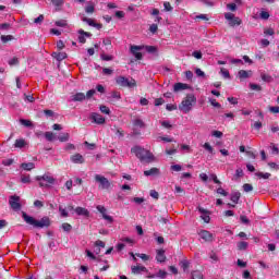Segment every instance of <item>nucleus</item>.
Returning <instances> with one entry per match:
<instances>
[{"mask_svg":"<svg viewBox=\"0 0 279 279\" xmlns=\"http://www.w3.org/2000/svg\"><path fill=\"white\" fill-rule=\"evenodd\" d=\"M90 36H93V34H90L88 32H84V29H80L78 31V43L84 45L86 43V38H90Z\"/></svg>","mask_w":279,"mask_h":279,"instance_id":"obj_12","label":"nucleus"},{"mask_svg":"<svg viewBox=\"0 0 279 279\" xmlns=\"http://www.w3.org/2000/svg\"><path fill=\"white\" fill-rule=\"evenodd\" d=\"M157 278H167V271L159 270L156 275Z\"/></svg>","mask_w":279,"mask_h":279,"instance_id":"obj_61","label":"nucleus"},{"mask_svg":"<svg viewBox=\"0 0 279 279\" xmlns=\"http://www.w3.org/2000/svg\"><path fill=\"white\" fill-rule=\"evenodd\" d=\"M193 58H196V60H202V51H194L192 52Z\"/></svg>","mask_w":279,"mask_h":279,"instance_id":"obj_63","label":"nucleus"},{"mask_svg":"<svg viewBox=\"0 0 279 279\" xmlns=\"http://www.w3.org/2000/svg\"><path fill=\"white\" fill-rule=\"evenodd\" d=\"M100 112L104 114H110V108L106 107L105 105H101L99 108Z\"/></svg>","mask_w":279,"mask_h":279,"instance_id":"obj_50","label":"nucleus"},{"mask_svg":"<svg viewBox=\"0 0 279 279\" xmlns=\"http://www.w3.org/2000/svg\"><path fill=\"white\" fill-rule=\"evenodd\" d=\"M243 191H244V193H250V192L254 191V186H252V184H250V183H245L243 185Z\"/></svg>","mask_w":279,"mask_h":279,"instance_id":"obj_41","label":"nucleus"},{"mask_svg":"<svg viewBox=\"0 0 279 279\" xmlns=\"http://www.w3.org/2000/svg\"><path fill=\"white\" fill-rule=\"evenodd\" d=\"M131 271L132 274L138 275L143 274V271H147V268L145 266H132Z\"/></svg>","mask_w":279,"mask_h":279,"instance_id":"obj_19","label":"nucleus"},{"mask_svg":"<svg viewBox=\"0 0 279 279\" xmlns=\"http://www.w3.org/2000/svg\"><path fill=\"white\" fill-rule=\"evenodd\" d=\"M83 23H87V25H89V27H94L95 25V21H93V19H88V17H82Z\"/></svg>","mask_w":279,"mask_h":279,"instance_id":"obj_44","label":"nucleus"},{"mask_svg":"<svg viewBox=\"0 0 279 279\" xmlns=\"http://www.w3.org/2000/svg\"><path fill=\"white\" fill-rule=\"evenodd\" d=\"M240 221L245 226L250 225V220L247 219V216H240Z\"/></svg>","mask_w":279,"mask_h":279,"instance_id":"obj_60","label":"nucleus"},{"mask_svg":"<svg viewBox=\"0 0 279 279\" xmlns=\"http://www.w3.org/2000/svg\"><path fill=\"white\" fill-rule=\"evenodd\" d=\"M71 162H73L74 165H84L85 160H84V156H82L81 154H75L72 155L70 157Z\"/></svg>","mask_w":279,"mask_h":279,"instance_id":"obj_14","label":"nucleus"},{"mask_svg":"<svg viewBox=\"0 0 279 279\" xmlns=\"http://www.w3.org/2000/svg\"><path fill=\"white\" fill-rule=\"evenodd\" d=\"M209 258H210L211 260H214L215 263H218V262H219V257L217 256V253H215L214 251H211V252L209 253Z\"/></svg>","mask_w":279,"mask_h":279,"instance_id":"obj_49","label":"nucleus"},{"mask_svg":"<svg viewBox=\"0 0 279 279\" xmlns=\"http://www.w3.org/2000/svg\"><path fill=\"white\" fill-rule=\"evenodd\" d=\"M96 208H97L98 213H101L102 219H106V221H109L110 223H112L113 219L111 216L106 214L107 213L106 207L98 205Z\"/></svg>","mask_w":279,"mask_h":279,"instance_id":"obj_13","label":"nucleus"},{"mask_svg":"<svg viewBox=\"0 0 279 279\" xmlns=\"http://www.w3.org/2000/svg\"><path fill=\"white\" fill-rule=\"evenodd\" d=\"M53 58L58 60V62H62V60H66V52H53Z\"/></svg>","mask_w":279,"mask_h":279,"instance_id":"obj_24","label":"nucleus"},{"mask_svg":"<svg viewBox=\"0 0 279 279\" xmlns=\"http://www.w3.org/2000/svg\"><path fill=\"white\" fill-rule=\"evenodd\" d=\"M84 145H86L87 149H90V150H93V149H95V147H97L96 144H90L88 142H84Z\"/></svg>","mask_w":279,"mask_h":279,"instance_id":"obj_64","label":"nucleus"},{"mask_svg":"<svg viewBox=\"0 0 279 279\" xmlns=\"http://www.w3.org/2000/svg\"><path fill=\"white\" fill-rule=\"evenodd\" d=\"M216 192L218 193V195H222L223 197H228V192H226V190H223V187L219 186Z\"/></svg>","mask_w":279,"mask_h":279,"instance_id":"obj_47","label":"nucleus"},{"mask_svg":"<svg viewBox=\"0 0 279 279\" xmlns=\"http://www.w3.org/2000/svg\"><path fill=\"white\" fill-rule=\"evenodd\" d=\"M238 75H239L240 80H247V77H250L248 72L245 70H240Z\"/></svg>","mask_w":279,"mask_h":279,"instance_id":"obj_32","label":"nucleus"},{"mask_svg":"<svg viewBox=\"0 0 279 279\" xmlns=\"http://www.w3.org/2000/svg\"><path fill=\"white\" fill-rule=\"evenodd\" d=\"M220 73L225 77V80H230V72L228 70L221 68Z\"/></svg>","mask_w":279,"mask_h":279,"instance_id":"obj_43","label":"nucleus"},{"mask_svg":"<svg viewBox=\"0 0 279 279\" xmlns=\"http://www.w3.org/2000/svg\"><path fill=\"white\" fill-rule=\"evenodd\" d=\"M2 165H4V167H11V165H14V159H4L2 160Z\"/></svg>","mask_w":279,"mask_h":279,"instance_id":"obj_54","label":"nucleus"},{"mask_svg":"<svg viewBox=\"0 0 279 279\" xmlns=\"http://www.w3.org/2000/svg\"><path fill=\"white\" fill-rule=\"evenodd\" d=\"M95 93H97V90L89 89L85 96V99H90L95 95Z\"/></svg>","mask_w":279,"mask_h":279,"instance_id":"obj_57","label":"nucleus"},{"mask_svg":"<svg viewBox=\"0 0 279 279\" xmlns=\"http://www.w3.org/2000/svg\"><path fill=\"white\" fill-rule=\"evenodd\" d=\"M133 125H134L135 128H141V129H143V128H145V122H143V120H141V119H135V120L133 121Z\"/></svg>","mask_w":279,"mask_h":279,"instance_id":"obj_33","label":"nucleus"},{"mask_svg":"<svg viewBox=\"0 0 279 279\" xmlns=\"http://www.w3.org/2000/svg\"><path fill=\"white\" fill-rule=\"evenodd\" d=\"M189 88L187 84L184 83H177L173 86V92L174 93H180V90H186Z\"/></svg>","mask_w":279,"mask_h":279,"instance_id":"obj_18","label":"nucleus"},{"mask_svg":"<svg viewBox=\"0 0 279 279\" xmlns=\"http://www.w3.org/2000/svg\"><path fill=\"white\" fill-rule=\"evenodd\" d=\"M157 263H165L167 260V255H165V250L160 248L156 251Z\"/></svg>","mask_w":279,"mask_h":279,"instance_id":"obj_15","label":"nucleus"},{"mask_svg":"<svg viewBox=\"0 0 279 279\" xmlns=\"http://www.w3.org/2000/svg\"><path fill=\"white\" fill-rule=\"evenodd\" d=\"M144 175H146V178L160 175V169L151 168L150 170H145Z\"/></svg>","mask_w":279,"mask_h":279,"instance_id":"obj_17","label":"nucleus"},{"mask_svg":"<svg viewBox=\"0 0 279 279\" xmlns=\"http://www.w3.org/2000/svg\"><path fill=\"white\" fill-rule=\"evenodd\" d=\"M57 27H66V21L65 20H59L54 23Z\"/></svg>","mask_w":279,"mask_h":279,"instance_id":"obj_52","label":"nucleus"},{"mask_svg":"<svg viewBox=\"0 0 279 279\" xmlns=\"http://www.w3.org/2000/svg\"><path fill=\"white\" fill-rule=\"evenodd\" d=\"M142 49H143V46H131L130 47V51L134 56V58H136V60H143V53L140 52V51H142Z\"/></svg>","mask_w":279,"mask_h":279,"instance_id":"obj_10","label":"nucleus"},{"mask_svg":"<svg viewBox=\"0 0 279 279\" xmlns=\"http://www.w3.org/2000/svg\"><path fill=\"white\" fill-rule=\"evenodd\" d=\"M45 138L47 141H49V143H52V141H57L58 137L56 136V134L53 132H46L45 133Z\"/></svg>","mask_w":279,"mask_h":279,"instance_id":"obj_26","label":"nucleus"},{"mask_svg":"<svg viewBox=\"0 0 279 279\" xmlns=\"http://www.w3.org/2000/svg\"><path fill=\"white\" fill-rule=\"evenodd\" d=\"M225 19L229 21L230 27H235V25H241L243 21L240 17L234 16L233 13H225Z\"/></svg>","mask_w":279,"mask_h":279,"instance_id":"obj_7","label":"nucleus"},{"mask_svg":"<svg viewBox=\"0 0 279 279\" xmlns=\"http://www.w3.org/2000/svg\"><path fill=\"white\" fill-rule=\"evenodd\" d=\"M131 154H135L136 158H138L142 162H153L154 160V154L141 146L131 148Z\"/></svg>","mask_w":279,"mask_h":279,"instance_id":"obj_2","label":"nucleus"},{"mask_svg":"<svg viewBox=\"0 0 279 279\" xmlns=\"http://www.w3.org/2000/svg\"><path fill=\"white\" fill-rule=\"evenodd\" d=\"M21 169H23L24 171H32V169H36V165L34 162H23L21 163Z\"/></svg>","mask_w":279,"mask_h":279,"instance_id":"obj_20","label":"nucleus"},{"mask_svg":"<svg viewBox=\"0 0 279 279\" xmlns=\"http://www.w3.org/2000/svg\"><path fill=\"white\" fill-rule=\"evenodd\" d=\"M1 40H2V43H10V40H14V36H12V35H2Z\"/></svg>","mask_w":279,"mask_h":279,"instance_id":"obj_39","label":"nucleus"},{"mask_svg":"<svg viewBox=\"0 0 279 279\" xmlns=\"http://www.w3.org/2000/svg\"><path fill=\"white\" fill-rule=\"evenodd\" d=\"M43 21H45V15L40 14L38 17L34 20L35 25H43Z\"/></svg>","mask_w":279,"mask_h":279,"instance_id":"obj_40","label":"nucleus"},{"mask_svg":"<svg viewBox=\"0 0 279 279\" xmlns=\"http://www.w3.org/2000/svg\"><path fill=\"white\" fill-rule=\"evenodd\" d=\"M27 145V142L23 138L15 140L14 147L17 149H23Z\"/></svg>","mask_w":279,"mask_h":279,"instance_id":"obj_23","label":"nucleus"},{"mask_svg":"<svg viewBox=\"0 0 279 279\" xmlns=\"http://www.w3.org/2000/svg\"><path fill=\"white\" fill-rule=\"evenodd\" d=\"M44 114L52 119V121H56V119H58V113L53 112V110H50V109L44 110Z\"/></svg>","mask_w":279,"mask_h":279,"instance_id":"obj_21","label":"nucleus"},{"mask_svg":"<svg viewBox=\"0 0 279 279\" xmlns=\"http://www.w3.org/2000/svg\"><path fill=\"white\" fill-rule=\"evenodd\" d=\"M89 119L92 123H96V125H104L106 123V118L97 112H92Z\"/></svg>","mask_w":279,"mask_h":279,"instance_id":"obj_9","label":"nucleus"},{"mask_svg":"<svg viewBox=\"0 0 279 279\" xmlns=\"http://www.w3.org/2000/svg\"><path fill=\"white\" fill-rule=\"evenodd\" d=\"M35 180L39 182L40 189H49V186L56 184V178L47 173L44 175H37Z\"/></svg>","mask_w":279,"mask_h":279,"instance_id":"obj_5","label":"nucleus"},{"mask_svg":"<svg viewBox=\"0 0 279 279\" xmlns=\"http://www.w3.org/2000/svg\"><path fill=\"white\" fill-rule=\"evenodd\" d=\"M227 8H228L231 12H236V3H229V4H227Z\"/></svg>","mask_w":279,"mask_h":279,"instance_id":"obj_62","label":"nucleus"},{"mask_svg":"<svg viewBox=\"0 0 279 279\" xmlns=\"http://www.w3.org/2000/svg\"><path fill=\"white\" fill-rule=\"evenodd\" d=\"M149 195L153 199H158V197H160V194H158L156 190H150Z\"/></svg>","mask_w":279,"mask_h":279,"instance_id":"obj_53","label":"nucleus"},{"mask_svg":"<svg viewBox=\"0 0 279 279\" xmlns=\"http://www.w3.org/2000/svg\"><path fill=\"white\" fill-rule=\"evenodd\" d=\"M95 182L99 184V189L105 191H108V189L111 186L110 181L101 174H95Z\"/></svg>","mask_w":279,"mask_h":279,"instance_id":"obj_6","label":"nucleus"},{"mask_svg":"<svg viewBox=\"0 0 279 279\" xmlns=\"http://www.w3.org/2000/svg\"><path fill=\"white\" fill-rule=\"evenodd\" d=\"M149 32H150L151 34H156V32H158V24H151V25L149 26Z\"/></svg>","mask_w":279,"mask_h":279,"instance_id":"obj_58","label":"nucleus"},{"mask_svg":"<svg viewBox=\"0 0 279 279\" xmlns=\"http://www.w3.org/2000/svg\"><path fill=\"white\" fill-rule=\"evenodd\" d=\"M260 19H263L264 21H267V19H269V12L266 11H262L259 14Z\"/></svg>","mask_w":279,"mask_h":279,"instance_id":"obj_59","label":"nucleus"},{"mask_svg":"<svg viewBox=\"0 0 279 279\" xmlns=\"http://www.w3.org/2000/svg\"><path fill=\"white\" fill-rule=\"evenodd\" d=\"M22 219H24L27 226H32V228L43 230V228H49L51 226V219L49 217L44 216L40 220L27 215V213L22 211Z\"/></svg>","mask_w":279,"mask_h":279,"instance_id":"obj_1","label":"nucleus"},{"mask_svg":"<svg viewBox=\"0 0 279 279\" xmlns=\"http://www.w3.org/2000/svg\"><path fill=\"white\" fill-rule=\"evenodd\" d=\"M21 183L22 184H31L32 183V179L29 175H22L21 177Z\"/></svg>","mask_w":279,"mask_h":279,"instance_id":"obj_36","label":"nucleus"},{"mask_svg":"<svg viewBox=\"0 0 279 279\" xmlns=\"http://www.w3.org/2000/svg\"><path fill=\"white\" fill-rule=\"evenodd\" d=\"M86 14H93L95 12V3L88 2V5L85 8Z\"/></svg>","mask_w":279,"mask_h":279,"instance_id":"obj_31","label":"nucleus"},{"mask_svg":"<svg viewBox=\"0 0 279 279\" xmlns=\"http://www.w3.org/2000/svg\"><path fill=\"white\" fill-rule=\"evenodd\" d=\"M250 88H251V90H257V92L263 90V87L260 85L254 84V83L250 84Z\"/></svg>","mask_w":279,"mask_h":279,"instance_id":"obj_46","label":"nucleus"},{"mask_svg":"<svg viewBox=\"0 0 279 279\" xmlns=\"http://www.w3.org/2000/svg\"><path fill=\"white\" fill-rule=\"evenodd\" d=\"M86 95L84 93H76L72 96V101H84Z\"/></svg>","mask_w":279,"mask_h":279,"instance_id":"obj_22","label":"nucleus"},{"mask_svg":"<svg viewBox=\"0 0 279 279\" xmlns=\"http://www.w3.org/2000/svg\"><path fill=\"white\" fill-rule=\"evenodd\" d=\"M236 246H238V250L240 251V252H245V250H247V247L250 246V244L247 243V242H238V244H236Z\"/></svg>","mask_w":279,"mask_h":279,"instance_id":"obj_28","label":"nucleus"},{"mask_svg":"<svg viewBox=\"0 0 279 279\" xmlns=\"http://www.w3.org/2000/svg\"><path fill=\"white\" fill-rule=\"evenodd\" d=\"M239 199H241V192L231 193V202H233V204H239Z\"/></svg>","mask_w":279,"mask_h":279,"instance_id":"obj_25","label":"nucleus"},{"mask_svg":"<svg viewBox=\"0 0 279 279\" xmlns=\"http://www.w3.org/2000/svg\"><path fill=\"white\" fill-rule=\"evenodd\" d=\"M74 213H76V215H78V217H89L90 211H88V209L84 208V207H76L74 209Z\"/></svg>","mask_w":279,"mask_h":279,"instance_id":"obj_16","label":"nucleus"},{"mask_svg":"<svg viewBox=\"0 0 279 279\" xmlns=\"http://www.w3.org/2000/svg\"><path fill=\"white\" fill-rule=\"evenodd\" d=\"M59 213L61 214V217H69V211L62 208V206L59 207Z\"/></svg>","mask_w":279,"mask_h":279,"instance_id":"obj_56","label":"nucleus"},{"mask_svg":"<svg viewBox=\"0 0 279 279\" xmlns=\"http://www.w3.org/2000/svg\"><path fill=\"white\" fill-rule=\"evenodd\" d=\"M180 265H181L183 271H189V266H190L189 260L184 259V260H182V262L180 263Z\"/></svg>","mask_w":279,"mask_h":279,"instance_id":"obj_42","label":"nucleus"},{"mask_svg":"<svg viewBox=\"0 0 279 279\" xmlns=\"http://www.w3.org/2000/svg\"><path fill=\"white\" fill-rule=\"evenodd\" d=\"M255 175L259 179H263V180H269L271 178V173L269 172H256Z\"/></svg>","mask_w":279,"mask_h":279,"instance_id":"obj_29","label":"nucleus"},{"mask_svg":"<svg viewBox=\"0 0 279 279\" xmlns=\"http://www.w3.org/2000/svg\"><path fill=\"white\" fill-rule=\"evenodd\" d=\"M163 9H165V12H172L173 11V7H171L170 2H163Z\"/></svg>","mask_w":279,"mask_h":279,"instance_id":"obj_48","label":"nucleus"},{"mask_svg":"<svg viewBox=\"0 0 279 279\" xmlns=\"http://www.w3.org/2000/svg\"><path fill=\"white\" fill-rule=\"evenodd\" d=\"M146 51L148 53H156L157 48L155 46H146Z\"/></svg>","mask_w":279,"mask_h":279,"instance_id":"obj_55","label":"nucleus"},{"mask_svg":"<svg viewBox=\"0 0 279 279\" xmlns=\"http://www.w3.org/2000/svg\"><path fill=\"white\" fill-rule=\"evenodd\" d=\"M9 204H10L12 210H15V213H17V210H21V197L20 196H16V195L10 196Z\"/></svg>","mask_w":279,"mask_h":279,"instance_id":"obj_8","label":"nucleus"},{"mask_svg":"<svg viewBox=\"0 0 279 279\" xmlns=\"http://www.w3.org/2000/svg\"><path fill=\"white\" fill-rule=\"evenodd\" d=\"M9 66H19V58L14 57L8 61Z\"/></svg>","mask_w":279,"mask_h":279,"instance_id":"obj_37","label":"nucleus"},{"mask_svg":"<svg viewBox=\"0 0 279 279\" xmlns=\"http://www.w3.org/2000/svg\"><path fill=\"white\" fill-rule=\"evenodd\" d=\"M209 102L214 108H221V104L217 102L215 98H209Z\"/></svg>","mask_w":279,"mask_h":279,"instance_id":"obj_51","label":"nucleus"},{"mask_svg":"<svg viewBox=\"0 0 279 279\" xmlns=\"http://www.w3.org/2000/svg\"><path fill=\"white\" fill-rule=\"evenodd\" d=\"M57 138L60 141V143H66V141L70 138V135L69 133H61Z\"/></svg>","mask_w":279,"mask_h":279,"instance_id":"obj_30","label":"nucleus"},{"mask_svg":"<svg viewBox=\"0 0 279 279\" xmlns=\"http://www.w3.org/2000/svg\"><path fill=\"white\" fill-rule=\"evenodd\" d=\"M198 236H201L203 239V241H205L206 243H211L213 241V233H210L207 230H201L198 233Z\"/></svg>","mask_w":279,"mask_h":279,"instance_id":"obj_11","label":"nucleus"},{"mask_svg":"<svg viewBox=\"0 0 279 279\" xmlns=\"http://www.w3.org/2000/svg\"><path fill=\"white\" fill-rule=\"evenodd\" d=\"M116 84L121 86V88H136V80L123 75L116 77Z\"/></svg>","mask_w":279,"mask_h":279,"instance_id":"obj_4","label":"nucleus"},{"mask_svg":"<svg viewBox=\"0 0 279 279\" xmlns=\"http://www.w3.org/2000/svg\"><path fill=\"white\" fill-rule=\"evenodd\" d=\"M192 279H204V275L199 270L192 272Z\"/></svg>","mask_w":279,"mask_h":279,"instance_id":"obj_35","label":"nucleus"},{"mask_svg":"<svg viewBox=\"0 0 279 279\" xmlns=\"http://www.w3.org/2000/svg\"><path fill=\"white\" fill-rule=\"evenodd\" d=\"M260 77H262L263 82H267V83L274 82V77H271V75H269V74L262 73Z\"/></svg>","mask_w":279,"mask_h":279,"instance_id":"obj_34","label":"nucleus"},{"mask_svg":"<svg viewBox=\"0 0 279 279\" xmlns=\"http://www.w3.org/2000/svg\"><path fill=\"white\" fill-rule=\"evenodd\" d=\"M21 125H24V128H32V121L25 120V119H20Z\"/></svg>","mask_w":279,"mask_h":279,"instance_id":"obj_38","label":"nucleus"},{"mask_svg":"<svg viewBox=\"0 0 279 279\" xmlns=\"http://www.w3.org/2000/svg\"><path fill=\"white\" fill-rule=\"evenodd\" d=\"M197 104V98L193 94H189L182 102L179 105V110L184 112V114H189L190 110H193V105Z\"/></svg>","mask_w":279,"mask_h":279,"instance_id":"obj_3","label":"nucleus"},{"mask_svg":"<svg viewBox=\"0 0 279 279\" xmlns=\"http://www.w3.org/2000/svg\"><path fill=\"white\" fill-rule=\"evenodd\" d=\"M52 5H54L56 11H60V8L64 5V0H51Z\"/></svg>","mask_w":279,"mask_h":279,"instance_id":"obj_27","label":"nucleus"},{"mask_svg":"<svg viewBox=\"0 0 279 279\" xmlns=\"http://www.w3.org/2000/svg\"><path fill=\"white\" fill-rule=\"evenodd\" d=\"M62 230H63L64 232H71V230H73V227H72L70 223L64 222V223L62 225Z\"/></svg>","mask_w":279,"mask_h":279,"instance_id":"obj_45","label":"nucleus"}]
</instances>
